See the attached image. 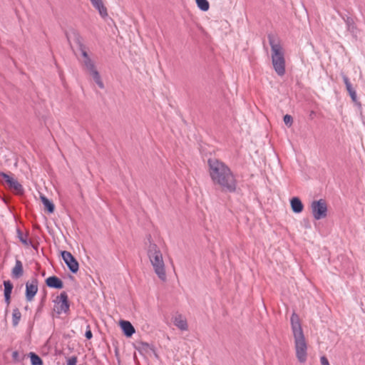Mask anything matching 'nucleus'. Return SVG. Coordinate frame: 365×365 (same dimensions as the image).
Wrapping results in <instances>:
<instances>
[{
    "label": "nucleus",
    "mask_w": 365,
    "mask_h": 365,
    "mask_svg": "<svg viewBox=\"0 0 365 365\" xmlns=\"http://www.w3.org/2000/svg\"><path fill=\"white\" fill-rule=\"evenodd\" d=\"M207 164L209 175L214 185L219 187L224 192L236 191L237 179L225 163L216 158H210Z\"/></svg>",
    "instance_id": "obj_1"
},
{
    "label": "nucleus",
    "mask_w": 365,
    "mask_h": 365,
    "mask_svg": "<svg viewBox=\"0 0 365 365\" xmlns=\"http://www.w3.org/2000/svg\"><path fill=\"white\" fill-rule=\"evenodd\" d=\"M290 321L294 336L295 356L300 364H304L308 357V345L303 333L299 317L294 312L291 316Z\"/></svg>",
    "instance_id": "obj_2"
},
{
    "label": "nucleus",
    "mask_w": 365,
    "mask_h": 365,
    "mask_svg": "<svg viewBox=\"0 0 365 365\" xmlns=\"http://www.w3.org/2000/svg\"><path fill=\"white\" fill-rule=\"evenodd\" d=\"M268 40L271 47V57L273 68L279 76L285 73L284 52L279 39L274 35L269 34Z\"/></svg>",
    "instance_id": "obj_3"
},
{
    "label": "nucleus",
    "mask_w": 365,
    "mask_h": 365,
    "mask_svg": "<svg viewBox=\"0 0 365 365\" xmlns=\"http://www.w3.org/2000/svg\"><path fill=\"white\" fill-rule=\"evenodd\" d=\"M149 245L147 254L155 274L162 281H165L166 273L163 255L156 244L151 242V237H148Z\"/></svg>",
    "instance_id": "obj_4"
},
{
    "label": "nucleus",
    "mask_w": 365,
    "mask_h": 365,
    "mask_svg": "<svg viewBox=\"0 0 365 365\" xmlns=\"http://www.w3.org/2000/svg\"><path fill=\"white\" fill-rule=\"evenodd\" d=\"M311 210L314 218L317 220L325 218L327 215V205L323 199L312 201Z\"/></svg>",
    "instance_id": "obj_5"
},
{
    "label": "nucleus",
    "mask_w": 365,
    "mask_h": 365,
    "mask_svg": "<svg viewBox=\"0 0 365 365\" xmlns=\"http://www.w3.org/2000/svg\"><path fill=\"white\" fill-rule=\"evenodd\" d=\"M54 311L58 314L66 313L69 310V303L67 294L63 292L54 301Z\"/></svg>",
    "instance_id": "obj_6"
},
{
    "label": "nucleus",
    "mask_w": 365,
    "mask_h": 365,
    "mask_svg": "<svg viewBox=\"0 0 365 365\" xmlns=\"http://www.w3.org/2000/svg\"><path fill=\"white\" fill-rule=\"evenodd\" d=\"M65 35L71 48L73 47V43H76L78 48L84 45L83 38L76 29L70 28L65 31Z\"/></svg>",
    "instance_id": "obj_7"
},
{
    "label": "nucleus",
    "mask_w": 365,
    "mask_h": 365,
    "mask_svg": "<svg viewBox=\"0 0 365 365\" xmlns=\"http://www.w3.org/2000/svg\"><path fill=\"white\" fill-rule=\"evenodd\" d=\"M61 256L70 271L76 273L78 271L79 264L71 253L68 251H63L61 252Z\"/></svg>",
    "instance_id": "obj_8"
},
{
    "label": "nucleus",
    "mask_w": 365,
    "mask_h": 365,
    "mask_svg": "<svg viewBox=\"0 0 365 365\" xmlns=\"http://www.w3.org/2000/svg\"><path fill=\"white\" fill-rule=\"evenodd\" d=\"M38 292V281L33 279L26 283V299L31 302Z\"/></svg>",
    "instance_id": "obj_9"
},
{
    "label": "nucleus",
    "mask_w": 365,
    "mask_h": 365,
    "mask_svg": "<svg viewBox=\"0 0 365 365\" xmlns=\"http://www.w3.org/2000/svg\"><path fill=\"white\" fill-rule=\"evenodd\" d=\"M0 177L7 183L10 188L14 189L17 192H21L22 190V185L16 179L4 173H0Z\"/></svg>",
    "instance_id": "obj_10"
},
{
    "label": "nucleus",
    "mask_w": 365,
    "mask_h": 365,
    "mask_svg": "<svg viewBox=\"0 0 365 365\" xmlns=\"http://www.w3.org/2000/svg\"><path fill=\"white\" fill-rule=\"evenodd\" d=\"M46 285L51 288L62 289L63 287V282L57 277H49L46 280Z\"/></svg>",
    "instance_id": "obj_11"
},
{
    "label": "nucleus",
    "mask_w": 365,
    "mask_h": 365,
    "mask_svg": "<svg viewBox=\"0 0 365 365\" xmlns=\"http://www.w3.org/2000/svg\"><path fill=\"white\" fill-rule=\"evenodd\" d=\"M173 323L180 330L185 331L187 329V321L181 314H178L174 317Z\"/></svg>",
    "instance_id": "obj_12"
},
{
    "label": "nucleus",
    "mask_w": 365,
    "mask_h": 365,
    "mask_svg": "<svg viewBox=\"0 0 365 365\" xmlns=\"http://www.w3.org/2000/svg\"><path fill=\"white\" fill-rule=\"evenodd\" d=\"M290 204H291L292 210L294 212L299 213V212H302L304 206H303L302 201L300 200V199L299 197H293L290 200Z\"/></svg>",
    "instance_id": "obj_13"
},
{
    "label": "nucleus",
    "mask_w": 365,
    "mask_h": 365,
    "mask_svg": "<svg viewBox=\"0 0 365 365\" xmlns=\"http://www.w3.org/2000/svg\"><path fill=\"white\" fill-rule=\"evenodd\" d=\"M120 326L126 336H131L135 333V329L130 322L122 321Z\"/></svg>",
    "instance_id": "obj_14"
},
{
    "label": "nucleus",
    "mask_w": 365,
    "mask_h": 365,
    "mask_svg": "<svg viewBox=\"0 0 365 365\" xmlns=\"http://www.w3.org/2000/svg\"><path fill=\"white\" fill-rule=\"evenodd\" d=\"M93 6L98 11L102 17L107 16V9L104 6L102 0H90Z\"/></svg>",
    "instance_id": "obj_15"
},
{
    "label": "nucleus",
    "mask_w": 365,
    "mask_h": 365,
    "mask_svg": "<svg viewBox=\"0 0 365 365\" xmlns=\"http://www.w3.org/2000/svg\"><path fill=\"white\" fill-rule=\"evenodd\" d=\"M344 21L346 25L347 31H349L354 37L357 36V29L354 20L350 17L344 19Z\"/></svg>",
    "instance_id": "obj_16"
},
{
    "label": "nucleus",
    "mask_w": 365,
    "mask_h": 365,
    "mask_svg": "<svg viewBox=\"0 0 365 365\" xmlns=\"http://www.w3.org/2000/svg\"><path fill=\"white\" fill-rule=\"evenodd\" d=\"M24 274L23 264L19 259H16L15 265L12 269V275L15 278H19Z\"/></svg>",
    "instance_id": "obj_17"
},
{
    "label": "nucleus",
    "mask_w": 365,
    "mask_h": 365,
    "mask_svg": "<svg viewBox=\"0 0 365 365\" xmlns=\"http://www.w3.org/2000/svg\"><path fill=\"white\" fill-rule=\"evenodd\" d=\"M4 298L7 304H9L11 299V294L13 289V284L10 281H4Z\"/></svg>",
    "instance_id": "obj_18"
},
{
    "label": "nucleus",
    "mask_w": 365,
    "mask_h": 365,
    "mask_svg": "<svg viewBox=\"0 0 365 365\" xmlns=\"http://www.w3.org/2000/svg\"><path fill=\"white\" fill-rule=\"evenodd\" d=\"M41 200L48 212L53 213L55 209L54 204L43 195H41Z\"/></svg>",
    "instance_id": "obj_19"
},
{
    "label": "nucleus",
    "mask_w": 365,
    "mask_h": 365,
    "mask_svg": "<svg viewBox=\"0 0 365 365\" xmlns=\"http://www.w3.org/2000/svg\"><path fill=\"white\" fill-rule=\"evenodd\" d=\"M89 73L92 76L94 81L98 86V87L101 89L104 88V84L101 80V76L97 69L94 68L92 71H89Z\"/></svg>",
    "instance_id": "obj_20"
},
{
    "label": "nucleus",
    "mask_w": 365,
    "mask_h": 365,
    "mask_svg": "<svg viewBox=\"0 0 365 365\" xmlns=\"http://www.w3.org/2000/svg\"><path fill=\"white\" fill-rule=\"evenodd\" d=\"M21 317V314L19 309L17 308L13 309L12 324L14 327H16L19 324Z\"/></svg>",
    "instance_id": "obj_21"
},
{
    "label": "nucleus",
    "mask_w": 365,
    "mask_h": 365,
    "mask_svg": "<svg viewBox=\"0 0 365 365\" xmlns=\"http://www.w3.org/2000/svg\"><path fill=\"white\" fill-rule=\"evenodd\" d=\"M31 362L32 365H42L43 361L35 353L31 352L29 354Z\"/></svg>",
    "instance_id": "obj_22"
},
{
    "label": "nucleus",
    "mask_w": 365,
    "mask_h": 365,
    "mask_svg": "<svg viewBox=\"0 0 365 365\" xmlns=\"http://www.w3.org/2000/svg\"><path fill=\"white\" fill-rule=\"evenodd\" d=\"M198 8L203 11H207L209 9L210 5L207 0H195Z\"/></svg>",
    "instance_id": "obj_23"
},
{
    "label": "nucleus",
    "mask_w": 365,
    "mask_h": 365,
    "mask_svg": "<svg viewBox=\"0 0 365 365\" xmlns=\"http://www.w3.org/2000/svg\"><path fill=\"white\" fill-rule=\"evenodd\" d=\"M83 66L86 67V68L91 71L93 69L96 68L94 62L91 59V58H87L83 60Z\"/></svg>",
    "instance_id": "obj_24"
},
{
    "label": "nucleus",
    "mask_w": 365,
    "mask_h": 365,
    "mask_svg": "<svg viewBox=\"0 0 365 365\" xmlns=\"http://www.w3.org/2000/svg\"><path fill=\"white\" fill-rule=\"evenodd\" d=\"M342 78H343L344 83V84L346 86V88L349 94L350 93H351L352 91H354L355 89L352 87V85L350 83L349 78L346 75L343 74L342 75Z\"/></svg>",
    "instance_id": "obj_25"
},
{
    "label": "nucleus",
    "mask_w": 365,
    "mask_h": 365,
    "mask_svg": "<svg viewBox=\"0 0 365 365\" xmlns=\"http://www.w3.org/2000/svg\"><path fill=\"white\" fill-rule=\"evenodd\" d=\"M17 235L19 240L25 245H28L29 242L27 241V237L23 235L21 231L19 229H17Z\"/></svg>",
    "instance_id": "obj_26"
},
{
    "label": "nucleus",
    "mask_w": 365,
    "mask_h": 365,
    "mask_svg": "<svg viewBox=\"0 0 365 365\" xmlns=\"http://www.w3.org/2000/svg\"><path fill=\"white\" fill-rule=\"evenodd\" d=\"M284 123H285L286 125H287L288 127H290L292 126V123H293V118L290 115H285L284 116Z\"/></svg>",
    "instance_id": "obj_27"
},
{
    "label": "nucleus",
    "mask_w": 365,
    "mask_h": 365,
    "mask_svg": "<svg viewBox=\"0 0 365 365\" xmlns=\"http://www.w3.org/2000/svg\"><path fill=\"white\" fill-rule=\"evenodd\" d=\"M349 96L352 100V101L358 106H361V103L360 102L358 101V99H357V96H356V91H352L351 93H349Z\"/></svg>",
    "instance_id": "obj_28"
},
{
    "label": "nucleus",
    "mask_w": 365,
    "mask_h": 365,
    "mask_svg": "<svg viewBox=\"0 0 365 365\" xmlns=\"http://www.w3.org/2000/svg\"><path fill=\"white\" fill-rule=\"evenodd\" d=\"M76 364H77V357L75 356H73L66 360L67 365H76Z\"/></svg>",
    "instance_id": "obj_29"
},
{
    "label": "nucleus",
    "mask_w": 365,
    "mask_h": 365,
    "mask_svg": "<svg viewBox=\"0 0 365 365\" xmlns=\"http://www.w3.org/2000/svg\"><path fill=\"white\" fill-rule=\"evenodd\" d=\"M78 48H79V50H80V51L81 53V55H82L83 59L87 58H90L88 54V53H87V51H86V47L85 45H83L82 47H80Z\"/></svg>",
    "instance_id": "obj_30"
},
{
    "label": "nucleus",
    "mask_w": 365,
    "mask_h": 365,
    "mask_svg": "<svg viewBox=\"0 0 365 365\" xmlns=\"http://www.w3.org/2000/svg\"><path fill=\"white\" fill-rule=\"evenodd\" d=\"M85 336L88 339H91L93 336V334L91 332V330L90 329V326H88L87 327V330L86 331V334H85Z\"/></svg>",
    "instance_id": "obj_31"
},
{
    "label": "nucleus",
    "mask_w": 365,
    "mask_h": 365,
    "mask_svg": "<svg viewBox=\"0 0 365 365\" xmlns=\"http://www.w3.org/2000/svg\"><path fill=\"white\" fill-rule=\"evenodd\" d=\"M320 361L322 365H329V361L325 356L320 357Z\"/></svg>",
    "instance_id": "obj_32"
}]
</instances>
